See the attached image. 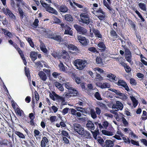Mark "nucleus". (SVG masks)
Returning a JSON list of instances; mask_svg holds the SVG:
<instances>
[{"label": "nucleus", "mask_w": 147, "mask_h": 147, "mask_svg": "<svg viewBox=\"0 0 147 147\" xmlns=\"http://www.w3.org/2000/svg\"><path fill=\"white\" fill-rule=\"evenodd\" d=\"M102 134L105 135L111 136H112L113 135L112 132L111 131H107L105 130H102Z\"/></svg>", "instance_id": "38"}, {"label": "nucleus", "mask_w": 147, "mask_h": 147, "mask_svg": "<svg viewBox=\"0 0 147 147\" xmlns=\"http://www.w3.org/2000/svg\"><path fill=\"white\" fill-rule=\"evenodd\" d=\"M63 85H64L65 87L70 90L71 89H73V88L71 87V85L69 82L63 84Z\"/></svg>", "instance_id": "35"}, {"label": "nucleus", "mask_w": 147, "mask_h": 147, "mask_svg": "<svg viewBox=\"0 0 147 147\" xmlns=\"http://www.w3.org/2000/svg\"><path fill=\"white\" fill-rule=\"evenodd\" d=\"M121 119H122V121L123 122V123L124 125V126L127 127L128 125V123L127 122L126 120L125 119V118L123 117H122Z\"/></svg>", "instance_id": "43"}, {"label": "nucleus", "mask_w": 147, "mask_h": 147, "mask_svg": "<svg viewBox=\"0 0 147 147\" xmlns=\"http://www.w3.org/2000/svg\"><path fill=\"white\" fill-rule=\"evenodd\" d=\"M107 77L109 78V80L111 82H115L117 81L118 78L114 74L110 73L107 75Z\"/></svg>", "instance_id": "11"}, {"label": "nucleus", "mask_w": 147, "mask_h": 147, "mask_svg": "<svg viewBox=\"0 0 147 147\" xmlns=\"http://www.w3.org/2000/svg\"><path fill=\"white\" fill-rule=\"evenodd\" d=\"M110 32L111 35L112 36H117V34L116 32L114 30H111Z\"/></svg>", "instance_id": "60"}, {"label": "nucleus", "mask_w": 147, "mask_h": 147, "mask_svg": "<svg viewBox=\"0 0 147 147\" xmlns=\"http://www.w3.org/2000/svg\"><path fill=\"white\" fill-rule=\"evenodd\" d=\"M34 62L35 64V66H36L37 67H43V65L40 61H38L37 62H35L34 61Z\"/></svg>", "instance_id": "50"}, {"label": "nucleus", "mask_w": 147, "mask_h": 147, "mask_svg": "<svg viewBox=\"0 0 147 147\" xmlns=\"http://www.w3.org/2000/svg\"><path fill=\"white\" fill-rule=\"evenodd\" d=\"M65 28L64 34H69L70 36H72L73 32L71 30V28L70 27L67 25L65 26Z\"/></svg>", "instance_id": "13"}, {"label": "nucleus", "mask_w": 147, "mask_h": 147, "mask_svg": "<svg viewBox=\"0 0 147 147\" xmlns=\"http://www.w3.org/2000/svg\"><path fill=\"white\" fill-rule=\"evenodd\" d=\"M109 90L114 92L116 94L119 95V96L120 95V94H121V93L119 90H116L114 89L110 88L109 89Z\"/></svg>", "instance_id": "37"}, {"label": "nucleus", "mask_w": 147, "mask_h": 147, "mask_svg": "<svg viewBox=\"0 0 147 147\" xmlns=\"http://www.w3.org/2000/svg\"><path fill=\"white\" fill-rule=\"evenodd\" d=\"M110 87V84L108 83H104L103 84H101L100 88H109Z\"/></svg>", "instance_id": "34"}, {"label": "nucleus", "mask_w": 147, "mask_h": 147, "mask_svg": "<svg viewBox=\"0 0 147 147\" xmlns=\"http://www.w3.org/2000/svg\"><path fill=\"white\" fill-rule=\"evenodd\" d=\"M86 126L87 127L92 130H94L95 128L94 124L92 121L90 120L87 121V123L86 124Z\"/></svg>", "instance_id": "16"}, {"label": "nucleus", "mask_w": 147, "mask_h": 147, "mask_svg": "<svg viewBox=\"0 0 147 147\" xmlns=\"http://www.w3.org/2000/svg\"><path fill=\"white\" fill-rule=\"evenodd\" d=\"M37 53L34 51H32L30 53V56L32 60L34 61L37 59Z\"/></svg>", "instance_id": "21"}, {"label": "nucleus", "mask_w": 147, "mask_h": 147, "mask_svg": "<svg viewBox=\"0 0 147 147\" xmlns=\"http://www.w3.org/2000/svg\"><path fill=\"white\" fill-rule=\"evenodd\" d=\"M69 110H70L71 113L74 116H76V111L74 109H70Z\"/></svg>", "instance_id": "56"}, {"label": "nucleus", "mask_w": 147, "mask_h": 147, "mask_svg": "<svg viewBox=\"0 0 147 147\" xmlns=\"http://www.w3.org/2000/svg\"><path fill=\"white\" fill-rule=\"evenodd\" d=\"M75 79L76 82L77 84H79L81 83V80L78 77H75Z\"/></svg>", "instance_id": "64"}, {"label": "nucleus", "mask_w": 147, "mask_h": 147, "mask_svg": "<svg viewBox=\"0 0 147 147\" xmlns=\"http://www.w3.org/2000/svg\"><path fill=\"white\" fill-rule=\"evenodd\" d=\"M90 113L91 117L93 119L96 118L97 115L94 110L92 109H91L90 110Z\"/></svg>", "instance_id": "29"}, {"label": "nucleus", "mask_w": 147, "mask_h": 147, "mask_svg": "<svg viewBox=\"0 0 147 147\" xmlns=\"http://www.w3.org/2000/svg\"><path fill=\"white\" fill-rule=\"evenodd\" d=\"M76 109L78 111L81 112L82 113L86 114L87 112L85 109L81 107H78L77 106H75Z\"/></svg>", "instance_id": "22"}, {"label": "nucleus", "mask_w": 147, "mask_h": 147, "mask_svg": "<svg viewBox=\"0 0 147 147\" xmlns=\"http://www.w3.org/2000/svg\"><path fill=\"white\" fill-rule=\"evenodd\" d=\"M27 40L28 41V42L29 43L30 46L32 47H34V44L31 38H27Z\"/></svg>", "instance_id": "46"}, {"label": "nucleus", "mask_w": 147, "mask_h": 147, "mask_svg": "<svg viewBox=\"0 0 147 147\" xmlns=\"http://www.w3.org/2000/svg\"><path fill=\"white\" fill-rule=\"evenodd\" d=\"M56 118V116H51L50 117V120L51 122H54L55 121Z\"/></svg>", "instance_id": "57"}, {"label": "nucleus", "mask_w": 147, "mask_h": 147, "mask_svg": "<svg viewBox=\"0 0 147 147\" xmlns=\"http://www.w3.org/2000/svg\"><path fill=\"white\" fill-rule=\"evenodd\" d=\"M119 96L121 97L122 99L123 100H125L127 98V96L125 94L122 93L120 94Z\"/></svg>", "instance_id": "52"}, {"label": "nucleus", "mask_w": 147, "mask_h": 147, "mask_svg": "<svg viewBox=\"0 0 147 147\" xmlns=\"http://www.w3.org/2000/svg\"><path fill=\"white\" fill-rule=\"evenodd\" d=\"M117 80H118V82H115L116 84L119 86L124 88L127 91H130V89L125 81L119 79Z\"/></svg>", "instance_id": "4"}, {"label": "nucleus", "mask_w": 147, "mask_h": 147, "mask_svg": "<svg viewBox=\"0 0 147 147\" xmlns=\"http://www.w3.org/2000/svg\"><path fill=\"white\" fill-rule=\"evenodd\" d=\"M60 11L63 13H65L68 11L67 7L65 5H61L59 7Z\"/></svg>", "instance_id": "24"}, {"label": "nucleus", "mask_w": 147, "mask_h": 147, "mask_svg": "<svg viewBox=\"0 0 147 147\" xmlns=\"http://www.w3.org/2000/svg\"><path fill=\"white\" fill-rule=\"evenodd\" d=\"M55 86L61 91H63L64 88L61 85L59 82H55L54 83Z\"/></svg>", "instance_id": "25"}, {"label": "nucleus", "mask_w": 147, "mask_h": 147, "mask_svg": "<svg viewBox=\"0 0 147 147\" xmlns=\"http://www.w3.org/2000/svg\"><path fill=\"white\" fill-rule=\"evenodd\" d=\"M97 46L99 48V49L102 52H103L105 50L106 47L104 42H100L97 45Z\"/></svg>", "instance_id": "15"}, {"label": "nucleus", "mask_w": 147, "mask_h": 147, "mask_svg": "<svg viewBox=\"0 0 147 147\" xmlns=\"http://www.w3.org/2000/svg\"><path fill=\"white\" fill-rule=\"evenodd\" d=\"M25 71L26 75L28 78L29 76H30V72L28 70H27V69L26 67H25Z\"/></svg>", "instance_id": "58"}, {"label": "nucleus", "mask_w": 147, "mask_h": 147, "mask_svg": "<svg viewBox=\"0 0 147 147\" xmlns=\"http://www.w3.org/2000/svg\"><path fill=\"white\" fill-rule=\"evenodd\" d=\"M77 39L80 43L84 46H86L88 44V42L86 38L82 36H79L77 37Z\"/></svg>", "instance_id": "8"}, {"label": "nucleus", "mask_w": 147, "mask_h": 147, "mask_svg": "<svg viewBox=\"0 0 147 147\" xmlns=\"http://www.w3.org/2000/svg\"><path fill=\"white\" fill-rule=\"evenodd\" d=\"M40 78L43 81H45L47 79V77L45 73L43 71H40L38 74Z\"/></svg>", "instance_id": "17"}, {"label": "nucleus", "mask_w": 147, "mask_h": 147, "mask_svg": "<svg viewBox=\"0 0 147 147\" xmlns=\"http://www.w3.org/2000/svg\"><path fill=\"white\" fill-rule=\"evenodd\" d=\"M123 106L121 102L118 101H117L115 104H114L112 106V108L115 111H117L119 110V109L120 110H122Z\"/></svg>", "instance_id": "7"}, {"label": "nucleus", "mask_w": 147, "mask_h": 147, "mask_svg": "<svg viewBox=\"0 0 147 147\" xmlns=\"http://www.w3.org/2000/svg\"><path fill=\"white\" fill-rule=\"evenodd\" d=\"M61 56L64 59L67 58L69 57L68 53L65 50H63L62 52Z\"/></svg>", "instance_id": "32"}, {"label": "nucleus", "mask_w": 147, "mask_h": 147, "mask_svg": "<svg viewBox=\"0 0 147 147\" xmlns=\"http://www.w3.org/2000/svg\"><path fill=\"white\" fill-rule=\"evenodd\" d=\"M82 134L81 135L82 137L87 139H90L92 138L91 134L86 130L84 129Z\"/></svg>", "instance_id": "10"}, {"label": "nucleus", "mask_w": 147, "mask_h": 147, "mask_svg": "<svg viewBox=\"0 0 147 147\" xmlns=\"http://www.w3.org/2000/svg\"><path fill=\"white\" fill-rule=\"evenodd\" d=\"M15 134L18 136L19 137L22 139H25V137L24 135L20 132L17 131H15Z\"/></svg>", "instance_id": "31"}, {"label": "nucleus", "mask_w": 147, "mask_h": 147, "mask_svg": "<svg viewBox=\"0 0 147 147\" xmlns=\"http://www.w3.org/2000/svg\"><path fill=\"white\" fill-rule=\"evenodd\" d=\"M69 109H70L69 108L67 107L64 109L63 110L62 113L64 115L67 114L68 113L69 110Z\"/></svg>", "instance_id": "63"}, {"label": "nucleus", "mask_w": 147, "mask_h": 147, "mask_svg": "<svg viewBox=\"0 0 147 147\" xmlns=\"http://www.w3.org/2000/svg\"><path fill=\"white\" fill-rule=\"evenodd\" d=\"M95 11L96 13H100L102 14L103 15H105V12L103 11L102 9L100 8L99 9L96 10Z\"/></svg>", "instance_id": "55"}, {"label": "nucleus", "mask_w": 147, "mask_h": 147, "mask_svg": "<svg viewBox=\"0 0 147 147\" xmlns=\"http://www.w3.org/2000/svg\"><path fill=\"white\" fill-rule=\"evenodd\" d=\"M131 99L133 102V105L135 107L138 105V102L136 98L133 96L131 97Z\"/></svg>", "instance_id": "33"}, {"label": "nucleus", "mask_w": 147, "mask_h": 147, "mask_svg": "<svg viewBox=\"0 0 147 147\" xmlns=\"http://www.w3.org/2000/svg\"><path fill=\"white\" fill-rule=\"evenodd\" d=\"M39 22V21L37 19H36L34 22L33 23V25L34 26V27L35 28H36L38 26V23Z\"/></svg>", "instance_id": "49"}, {"label": "nucleus", "mask_w": 147, "mask_h": 147, "mask_svg": "<svg viewBox=\"0 0 147 147\" xmlns=\"http://www.w3.org/2000/svg\"><path fill=\"white\" fill-rule=\"evenodd\" d=\"M131 142L132 144L138 146H139V144L138 141H136L133 140H131Z\"/></svg>", "instance_id": "59"}, {"label": "nucleus", "mask_w": 147, "mask_h": 147, "mask_svg": "<svg viewBox=\"0 0 147 147\" xmlns=\"http://www.w3.org/2000/svg\"><path fill=\"white\" fill-rule=\"evenodd\" d=\"M94 96L95 98L98 100H102L100 93L98 92H95Z\"/></svg>", "instance_id": "36"}, {"label": "nucleus", "mask_w": 147, "mask_h": 147, "mask_svg": "<svg viewBox=\"0 0 147 147\" xmlns=\"http://www.w3.org/2000/svg\"><path fill=\"white\" fill-rule=\"evenodd\" d=\"M49 37L50 38L56 40L59 42H60L63 40V39L60 36L56 35H52L50 36Z\"/></svg>", "instance_id": "9"}, {"label": "nucleus", "mask_w": 147, "mask_h": 147, "mask_svg": "<svg viewBox=\"0 0 147 147\" xmlns=\"http://www.w3.org/2000/svg\"><path fill=\"white\" fill-rule=\"evenodd\" d=\"M87 64L86 62L83 61L80 59L76 60L74 62L75 66L77 67L78 69L81 70L83 69Z\"/></svg>", "instance_id": "1"}, {"label": "nucleus", "mask_w": 147, "mask_h": 147, "mask_svg": "<svg viewBox=\"0 0 147 147\" xmlns=\"http://www.w3.org/2000/svg\"><path fill=\"white\" fill-rule=\"evenodd\" d=\"M106 145L108 147H112L114 145L113 142L111 140H106L105 141Z\"/></svg>", "instance_id": "28"}, {"label": "nucleus", "mask_w": 147, "mask_h": 147, "mask_svg": "<svg viewBox=\"0 0 147 147\" xmlns=\"http://www.w3.org/2000/svg\"><path fill=\"white\" fill-rule=\"evenodd\" d=\"M122 47L125 49V55H131V53L128 48L126 47L125 45H122Z\"/></svg>", "instance_id": "27"}, {"label": "nucleus", "mask_w": 147, "mask_h": 147, "mask_svg": "<svg viewBox=\"0 0 147 147\" xmlns=\"http://www.w3.org/2000/svg\"><path fill=\"white\" fill-rule=\"evenodd\" d=\"M61 134L63 136L68 138L69 136L68 132L65 130L62 131H61Z\"/></svg>", "instance_id": "54"}, {"label": "nucleus", "mask_w": 147, "mask_h": 147, "mask_svg": "<svg viewBox=\"0 0 147 147\" xmlns=\"http://www.w3.org/2000/svg\"><path fill=\"white\" fill-rule=\"evenodd\" d=\"M35 98L36 101H38L39 99V95L36 91L34 92Z\"/></svg>", "instance_id": "62"}, {"label": "nucleus", "mask_w": 147, "mask_h": 147, "mask_svg": "<svg viewBox=\"0 0 147 147\" xmlns=\"http://www.w3.org/2000/svg\"><path fill=\"white\" fill-rule=\"evenodd\" d=\"M51 55L55 58H56L57 57L59 58L60 56V55L59 54V53L56 52H54L52 53Z\"/></svg>", "instance_id": "45"}, {"label": "nucleus", "mask_w": 147, "mask_h": 147, "mask_svg": "<svg viewBox=\"0 0 147 147\" xmlns=\"http://www.w3.org/2000/svg\"><path fill=\"white\" fill-rule=\"evenodd\" d=\"M68 48L70 50L77 51L78 50L77 48L72 44L67 45H66Z\"/></svg>", "instance_id": "26"}, {"label": "nucleus", "mask_w": 147, "mask_h": 147, "mask_svg": "<svg viewBox=\"0 0 147 147\" xmlns=\"http://www.w3.org/2000/svg\"><path fill=\"white\" fill-rule=\"evenodd\" d=\"M54 22L55 24H60L61 23V21L59 19L56 17H55L54 18Z\"/></svg>", "instance_id": "51"}, {"label": "nucleus", "mask_w": 147, "mask_h": 147, "mask_svg": "<svg viewBox=\"0 0 147 147\" xmlns=\"http://www.w3.org/2000/svg\"><path fill=\"white\" fill-rule=\"evenodd\" d=\"M16 111L18 114L20 116H22V113L23 112V111L21 110L18 108H17L16 109Z\"/></svg>", "instance_id": "53"}, {"label": "nucleus", "mask_w": 147, "mask_h": 147, "mask_svg": "<svg viewBox=\"0 0 147 147\" xmlns=\"http://www.w3.org/2000/svg\"><path fill=\"white\" fill-rule=\"evenodd\" d=\"M96 62L97 64L102 65V63L101 58L99 57H97L96 58Z\"/></svg>", "instance_id": "42"}, {"label": "nucleus", "mask_w": 147, "mask_h": 147, "mask_svg": "<svg viewBox=\"0 0 147 147\" xmlns=\"http://www.w3.org/2000/svg\"><path fill=\"white\" fill-rule=\"evenodd\" d=\"M74 27L78 32L81 34H85L87 32V30L85 28L82 27L79 25L75 24Z\"/></svg>", "instance_id": "6"}, {"label": "nucleus", "mask_w": 147, "mask_h": 147, "mask_svg": "<svg viewBox=\"0 0 147 147\" xmlns=\"http://www.w3.org/2000/svg\"><path fill=\"white\" fill-rule=\"evenodd\" d=\"M80 17L81 20L80 22L86 25H88L89 24L90 17L88 14L86 13H81Z\"/></svg>", "instance_id": "2"}, {"label": "nucleus", "mask_w": 147, "mask_h": 147, "mask_svg": "<svg viewBox=\"0 0 147 147\" xmlns=\"http://www.w3.org/2000/svg\"><path fill=\"white\" fill-rule=\"evenodd\" d=\"M65 20L70 22L71 23L73 21V18L72 16L69 14H66L65 16Z\"/></svg>", "instance_id": "20"}, {"label": "nucleus", "mask_w": 147, "mask_h": 147, "mask_svg": "<svg viewBox=\"0 0 147 147\" xmlns=\"http://www.w3.org/2000/svg\"><path fill=\"white\" fill-rule=\"evenodd\" d=\"M125 57L127 61L131 64H132L133 62L131 61V55H125Z\"/></svg>", "instance_id": "30"}, {"label": "nucleus", "mask_w": 147, "mask_h": 147, "mask_svg": "<svg viewBox=\"0 0 147 147\" xmlns=\"http://www.w3.org/2000/svg\"><path fill=\"white\" fill-rule=\"evenodd\" d=\"M18 10L20 14V16L21 19H22L24 18V12H23L22 9L19 7Z\"/></svg>", "instance_id": "44"}, {"label": "nucleus", "mask_w": 147, "mask_h": 147, "mask_svg": "<svg viewBox=\"0 0 147 147\" xmlns=\"http://www.w3.org/2000/svg\"><path fill=\"white\" fill-rule=\"evenodd\" d=\"M93 32L96 37L100 38H102V36L99 30L97 29H94L93 30Z\"/></svg>", "instance_id": "19"}, {"label": "nucleus", "mask_w": 147, "mask_h": 147, "mask_svg": "<svg viewBox=\"0 0 147 147\" xmlns=\"http://www.w3.org/2000/svg\"><path fill=\"white\" fill-rule=\"evenodd\" d=\"M49 142L48 138L46 137L42 138L40 143V146L41 147H46V144Z\"/></svg>", "instance_id": "12"}, {"label": "nucleus", "mask_w": 147, "mask_h": 147, "mask_svg": "<svg viewBox=\"0 0 147 147\" xmlns=\"http://www.w3.org/2000/svg\"><path fill=\"white\" fill-rule=\"evenodd\" d=\"M138 5L140 9L143 11H146V4L141 2L139 3Z\"/></svg>", "instance_id": "23"}, {"label": "nucleus", "mask_w": 147, "mask_h": 147, "mask_svg": "<svg viewBox=\"0 0 147 147\" xmlns=\"http://www.w3.org/2000/svg\"><path fill=\"white\" fill-rule=\"evenodd\" d=\"M135 13L138 15L139 17L141 19V20L142 22H144V19L143 18L142 16L141 15L140 13L138 11L136 10L135 11Z\"/></svg>", "instance_id": "48"}, {"label": "nucleus", "mask_w": 147, "mask_h": 147, "mask_svg": "<svg viewBox=\"0 0 147 147\" xmlns=\"http://www.w3.org/2000/svg\"><path fill=\"white\" fill-rule=\"evenodd\" d=\"M73 127L74 131L79 135H81L84 130V129L81 125L78 123H74L73 124Z\"/></svg>", "instance_id": "5"}, {"label": "nucleus", "mask_w": 147, "mask_h": 147, "mask_svg": "<svg viewBox=\"0 0 147 147\" xmlns=\"http://www.w3.org/2000/svg\"><path fill=\"white\" fill-rule=\"evenodd\" d=\"M40 48L42 51L45 53H46L47 52V50L45 48V46H43L42 45V46H40Z\"/></svg>", "instance_id": "61"}, {"label": "nucleus", "mask_w": 147, "mask_h": 147, "mask_svg": "<svg viewBox=\"0 0 147 147\" xmlns=\"http://www.w3.org/2000/svg\"><path fill=\"white\" fill-rule=\"evenodd\" d=\"M59 69L60 71H65V69L63 64L60 63L59 65Z\"/></svg>", "instance_id": "39"}, {"label": "nucleus", "mask_w": 147, "mask_h": 147, "mask_svg": "<svg viewBox=\"0 0 147 147\" xmlns=\"http://www.w3.org/2000/svg\"><path fill=\"white\" fill-rule=\"evenodd\" d=\"M40 2L42 5L43 7L46 8L47 11L55 15L57 14V11L52 7H50L49 5L43 2V1H40Z\"/></svg>", "instance_id": "3"}, {"label": "nucleus", "mask_w": 147, "mask_h": 147, "mask_svg": "<svg viewBox=\"0 0 147 147\" xmlns=\"http://www.w3.org/2000/svg\"><path fill=\"white\" fill-rule=\"evenodd\" d=\"M70 93L72 94L73 96H76L78 93L77 91L73 88V89H71L70 91Z\"/></svg>", "instance_id": "40"}, {"label": "nucleus", "mask_w": 147, "mask_h": 147, "mask_svg": "<svg viewBox=\"0 0 147 147\" xmlns=\"http://www.w3.org/2000/svg\"><path fill=\"white\" fill-rule=\"evenodd\" d=\"M102 79L103 78L99 74L96 73V78H95L96 81H98L102 80Z\"/></svg>", "instance_id": "47"}, {"label": "nucleus", "mask_w": 147, "mask_h": 147, "mask_svg": "<svg viewBox=\"0 0 147 147\" xmlns=\"http://www.w3.org/2000/svg\"><path fill=\"white\" fill-rule=\"evenodd\" d=\"M6 10H7V12L5 15H8L12 20H15L16 19L15 16L12 13L11 11L8 8H7Z\"/></svg>", "instance_id": "14"}, {"label": "nucleus", "mask_w": 147, "mask_h": 147, "mask_svg": "<svg viewBox=\"0 0 147 147\" xmlns=\"http://www.w3.org/2000/svg\"><path fill=\"white\" fill-rule=\"evenodd\" d=\"M52 94L54 95V96H55V100H57L59 102L61 101L62 100H63V99L65 98L62 96H60L54 92H53Z\"/></svg>", "instance_id": "18"}, {"label": "nucleus", "mask_w": 147, "mask_h": 147, "mask_svg": "<svg viewBox=\"0 0 147 147\" xmlns=\"http://www.w3.org/2000/svg\"><path fill=\"white\" fill-rule=\"evenodd\" d=\"M88 50L93 53H98V52L94 47H90L88 48Z\"/></svg>", "instance_id": "41"}]
</instances>
